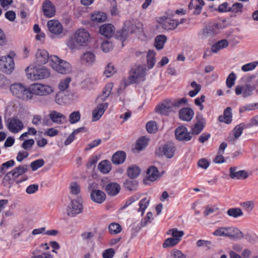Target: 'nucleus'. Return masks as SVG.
Listing matches in <instances>:
<instances>
[{
	"label": "nucleus",
	"mask_w": 258,
	"mask_h": 258,
	"mask_svg": "<svg viewBox=\"0 0 258 258\" xmlns=\"http://www.w3.org/2000/svg\"><path fill=\"white\" fill-rule=\"evenodd\" d=\"M146 129L149 133H155L157 130L156 122L154 121L148 122L146 124Z\"/></svg>",
	"instance_id": "56"
},
{
	"label": "nucleus",
	"mask_w": 258,
	"mask_h": 258,
	"mask_svg": "<svg viewBox=\"0 0 258 258\" xmlns=\"http://www.w3.org/2000/svg\"><path fill=\"white\" fill-rule=\"evenodd\" d=\"M49 117L52 122L57 124H62V120L66 119V116L54 110L51 111L49 113Z\"/></svg>",
	"instance_id": "29"
},
{
	"label": "nucleus",
	"mask_w": 258,
	"mask_h": 258,
	"mask_svg": "<svg viewBox=\"0 0 258 258\" xmlns=\"http://www.w3.org/2000/svg\"><path fill=\"white\" fill-rule=\"evenodd\" d=\"M159 27L166 30L175 29L179 24L178 21L167 17H162L158 20Z\"/></svg>",
	"instance_id": "10"
},
{
	"label": "nucleus",
	"mask_w": 258,
	"mask_h": 258,
	"mask_svg": "<svg viewBox=\"0 0 258 258\" xmlns=\"http://www.w3.org/2000/svg\"><path fill=\"white\" fill-rule=\"evenodd\" d=\"M205 122V119L202 116H200V118H198L197 122L191 127L190 133L192 136V135H198L201 133L204 129Z\"/></svg>",
	"instance_id": "28"
},
{
	"label": "nucleus",
	"mask_w": 258,
	"mask_h": 258,
	"mask_svg": "<svg viewBox=\"0 0 258 258\" xmlns=\"http://www.w3.org/2000/svg\"><path fill=\"white\" fill-rule=\"evenodd\" d=\"M246 128L248 127H247V124L244 123H240L236 125L233 130L232 134H230L227 138V141L231 144H234L242 134L243 130Z\"/></svg>",
	"instance_id": "14"
},
{
	"label": "nucleus",
	"mask_w": 258,
	"mask_h": 258,
	"mask_svg": "<svg viewBox=\"0 0 258 258\" xmlns=\"http://www.w3.org/2000/svg\"><path fill=\"white\" fill-rule=\"evenodd\" d=\"M228 44V42L226 39H222L212 46L211 51L214 53H216L219 50L227 47Z\"/></svg>",
	"instance_id": "37"
},
{
	"label": "nucleus",
	"mask_w": 258,
	"mask_h": 258,
	"mask_svg": "<svg viewBox=\"0 0 258 258\" xmlns=\"http://www.w3.org/2000/svg\"><path fill=\"white\" fill-rule=\"evenodd\" d=\"M236 76L234 73L229 74L226 79V85L229 88H231L234 84Z\"/></svg>",
	"instance_id": "58"
},
{
	"label": "nucleus",
	"mask_w": 258,
	"mask_h": 258,
	"mask_svg": "<svg viewBox=\"0 0 258 258\" xmlns=\"http://www.w3.org/2000/svg\"><path fill=\"white\" fill-rule=\"evenodd\" d=\"M28 79L36 81L47 78L50 76L49 70L44 67H37L29 66L25 69Z\"/></svg>",
	"instance_id": "2"
},
{
	"label": "nucleus",
	"mask_w": 258,
	"mask_h": 258,
	"mask_svg": "<svg viewBox=\"0 0 258 258\" xmlns=\"http://www.w3.org/2000/svg\"><path fill=\"white\" fill-rule=\"evenodd\" d=\"M176 150L175 146L173 143H169L160 146L156 150V154L158 156H165L167 158H172Z\"/></svg>",
	"instance_id": "9"
},
{
	"label": "nucleus",
	"mask_w": 258,
	"mask_h": 258,
	"mask_svg": "<svg viewBox=\"0 0 258 258\" xmlns=\"http://www.w3.org/2000/svg\"><path fill=\"white\" fill-rule=\"evenodd\" d=\"M90 36L89 32L84 29H79L74 33V38H69L67 46L71 49L77 48L78 46H86L88 44Z\"/></svg>",
	"instance_id": "1"
},
{
	"label": "nucleus",
	"mask_w": 258,
	"mask_h": 258,
	"mask_svg": "<svg viewBox=\"0 0 258 258\" xmlns=\"http://www.w3.org/2000/svg\"><path fill=\"white\" fill-rule=\"evenodd\" d=\"M109 232L112 234H117L122 230L121 226L117 223H112L108 226Z\"/></svg>",
	"instance_id": "44"
},
{
	"label": "nucleus",
	"mask_w": 258,
	"mask_h": 258,
	"mask_svg": "<svg viewBox=\"0 0 258 258\" xmlns=\"http://www.w3.org/2000/svg\"><path fill=\"white\" fill-rule=\"evenodd\" d=\"M148 179L151 181L156 180L159 177V171L155 166L150 167L147 171Z\"/></svg>",
	"instance_id": "34"
},
{
	"label": "nucleus",
	"mask_w": 258,
	"mask_h": 258,
	"mask_svg": "<svg viewBox=\"0 0 258 258\" xmlns=\"http://www.w3.org/2000/svg\"><path fill=\"white\" fill-rule=\"evenodd\" d=\"M213 234L217 236L227 237L236 239H240L244 237L243 233L238 228L233 227H220L216 230Z\"/></svg>",
	"instance_id": "4"
},
{
	"label": "nucleus",
	"mask_w": 258,
	"mask_h": 258,
	"mask_svg": "<svg viewBox=\"0 0 258 258\" xmlns=\"http://www.w3.org/2000/svg\"><path fill=\"white\" fill-rule=\"evenodd\" d=\"M155 52L154 50H149L148 51L147 59V64L149 69L152 68L155 63Z\"/></svg>",
	"instance_id": "40"
},
{
	"label": "nucleus",
	"mask_w": 258,
	"mask_h": 258,
	"mask_svg": "<svg viewBox=\"0 0 258 258\" xmlns=\"http://www.w3.org/2000/svg\"><path fill=\"white\" fill-rule=\"evenodd\" d=\"M253 90V86L252 87L249 84L244 86H237L235 88V93L237 95L242 94V97L246 98L252 94Z\"/></svg>",
	"instance_id": "21"
},
{
	"label": "nucleus",
	"mask_w": 258,
	"mask_h": 258,
	"mask_svg": "<svg viewBox=\"0 0 258 258\" xmlns=\"http://www.w3.org/2000/svg\"><path fill=\"white\" fill-rule=\"evenodd\" d=\"M140 168L135 165H132L129 166L126 171L127 176L132 179L137 177L140 175Z\"/></svg>",
	"instance_id": "32"
},
{
	"label": "nucleus",
	"mask_w": 258,
	"mask_h": 258,
	"mask_svg": "<svg viewBox=\"0 0 258 258\" xmlns=\"http://www.w3.org/2000/svg\"><path fill=\"white\" fill-rule=\"evenodd\" d=\"M91 200L97 203H102L106 199L105 194L99 189L92 190L91 193Z\"/></svg>",
	"instance_id": "26"
},
{
	"label": "nucleus",
	"mask_w": 258,
	"mask_h": 258,
	"mask_svg": "<svg viewBox=\"0 0 258 258\" xmlns=\"http://www.w3.org/2000/svg\"><path fill=\"white\" fill-rule=\"evenodd\" d=\"M106 14L102 12L95 13L93 14L91 17V20L96 22H103L106 20Z\"/></svg>",
	"instance_id": "41"
},
{
	"label": "nucleus",
	"mask_w": 258,
	"mask_h": 258,
	"mask_svg": "<svg viewBox=\"0 0 258 258\" xmlns=\"http://www.w3.org/2000/svg\"><path fill=\"white\" fill-rule=\"evenodd\" d=\"M148 139L145 137H141L136 143V149L138 150H141L147 145Z\"/></svg>",
	"instance_id": "48"
},
{
	"label": "nucleus",
	"mask_w": 258,
	"mask_h": 258,
	"mask_svg": "<svg viewBox=\"0 0 258 258\" xmlns=\"http://www.w3.org/2000/svg\"><path fill=\"white\" fill-rule=\"evenodd\" d=\"M169 233H171L173 238L178 239L179 242L180 241L181 237L184 234L183 231L178 230L175 228L169 230L168 233L169 234Z\"/></svg>",
	"instance_id": "52"
},
{
	"label": "nucleus",
	"mask_w": 258,
	"mask_h": 258,
	"mask_svg": "<svg viewBox=\"0 0 258 258\" xmlns=\"http://www.w3.org/2000/svg\"><path fill=\"white\" fill-rule=\"evenodd\" d=\"M257 64V62H252L248 63L247 64L243 65L241 68V70L243 72H248L251 71L256 67Z\"/></svg>",
	"instance_id": "60"
},
{
	"label": "nucleus",
	"mask_w": 258,
	"mask_h": 258,
	"mask_svg": "<svg viewBox=\"0 0 258 258\" xmlns=\"http://www.w3.org/2000/svg\"><path fill=\"white\" fill-rule=\"evenodd\" d=\"M115 254V251L113 248L106 249L103 253V258H112Z\"/></svg>",
	"instance_id": "64"
},
{
	"label": "nucleus",
	"mask_w": 258,
	"mask_h": 258,
	"mask_svg": "<svg viewBox=\"0 0 258 258\" xmlns=\"http://www.w3.org/2000/svg\"><path fill=\"white\" fill-rule=\"evenodd\" d=\"M50 66L53 70L60 74H67L72 71L70 64L66 61L59 59L56 55L50 56Z\"/></svg>",
	"instance_id": "5"
},
{
	"label": "nucleus",
	"mask_w": 258,
	"mask_h": 258,
	"mask_svg": "<svg viewBox=\"0 0 258 258\" xmlns=\"http://www.w3.org/2000/svg\"><path fill=\"white\" fill-rule=\"evenodd\" d=\"M71 81V79L70 77H67L64 79L60 81L58 84V88L60 91L62 92L68 89Z\"/></svg>",
	"instance_id": "49"
},
{
	"label": "nucleus",
	"mask_w": 258,
	"mask_h": 258,
	"mask_svg": "<svg viewBox=\"0 0 258 258\" xmlns=\"http://www.w3.org/2000/svg\"><path fill=\"white\" fill-rule=\"evenodd\" d=\"M149 203L150 199L147 198H143L140 201L139 204V208L138 210V212H141L142 216H143L145 210L149 206Z\"/></svg>",
	"instance_id": "42"
},
{
	"label": "nucleus",
	"mask_w": 258,
	"mask_h": 258,
	"mask_svg": "<svg viewBox=\"0 0 258 258\" xmlns=\"http://www.w3.org/2000/svg\"><path fill=\"white\" fill-rule=\"evenodd\" d=\"M8 130L13 133H18L24 127V124L22 120L17 117L8 119L7 123Z\"/></svg>",
	"instance_id": "11"
},
{
	"label": "nucleus",
	"mask_w": 258,
	"mask_h": 258,
	"mask_svg": "<svg viewBox=\"0 0 258 258\" xmlns=\"http://www.w3.org/2000/svg\"><path fill=\"white\" fill-rule=\"evenodd\" d=\"M80 117L81 114L79 111H74L69 116V121L71 124L75 123L80 120Z\"/></svg>",
	"instance_id": "51"
},
{
	"label": "nucleus",
	"mask_w": 258,
	"mask_h": 258,
	"mask_svg": "<svg viewBox=\"0 0 258 258\" xmlns=\"http://www.w3.org/2000/svg\"><path fill=\"white\" fill-rule=\"evenodd\" d=\"M219 25L218 24L215 23L206 26L203 30L204 35L208 37L216 34L219 29Z\"/></svg>",
	"instance_id": "33"
},
{
	"label": "nucleus",
	"mask_w": 258,
	"mask_h": 258,
	"mask_svg": "<svg viewBox=\"0 0 258 258\" xmlns=\"http://www.w3.org/2000/svg\"><path fill=\"white\" fill-rule=\"evenodd\" d=\"M104 189L108 195L113 197L119 192L120 186L116 182H110L105 186Z\"/></svg>",
	"instance_id": "23"
},
{
	"label": "nucleus",
	"mask_w": 258,
	"mask_h": 258,
	"mask_svg": "<svg viewBox=\"0 0 258 258\" xmlns=\"http://www.w3.org/2000/svg\"><path fill=\"white\" fill-rule=\"evenodd\" d=\"M137 28V27L134 22L130 20H127L124 23L123 27L120 36L122 39H125L129 32L132 33L136 32Z\"/></svg>",
	"instance_id": "19"
},
{
	"label": "nucleus",
	"mask_w": 258,
	"mask_h": 258,
	"mask_svg": "<svg viewBox=\"0 0 258 258\" xmlns=\"http://www.w3.org/2000/svg\"><path fill=\"white\" fill-rule=\"evenodd\" d=\"M35 55L36 61L39 64H45L49 59L50 61V56L45 49H38Z\"/></svg>",
	"instance_id": "25"
},
{
	"label": "nucleus",
	"mask_w": 258,
	"mask_h": 258,
	"mask_svg": "<svg viewBox=\"0 0 258 258\" xmlns=\"http://www.w3.org/2000/svg\"><path fill=\"white\" fill-rule=\"evenodd\" d=\"M179 242L178 239H175L174 238H168L166 239L163 244V247L164 248H167L168 247L174 246L176 245Z\"/></svg>",
	"instance_id": "50"
},
{
	"label": "nucleus",
	"mask_w": 258,
	"mask_h": 258,
	"mask_svg": "<svg viewBox=\"0 0 258 258\" xmlns=\"http://www.w3.org/2000/svg\"><path fill=\"white\" fill-rule=\"evenodd\" d=\"M47 27L49 31L53 34L58 35L63 31L61 24L57 20H51L47 22Z\"/></svg>",
	"instance_id": "18"
},
{
	"label": "nucleus",
	"mask_w": 258,
	"mask_h": 258,
	"mask_svg": "<svg viewBox=\"0 0 258 258\" xmlns=\"http://www.w3.org/2000/svg\"><path fill=\"white\" fill-rule=\"evenodd\" d=\"M171 103L172 109L176 111V109L181 106L182 105L185 104L187 100L185 98H182L179 99H169Z\"/></svg>",
	"instance_id": "38"
},
{
	"label": "nucleus",
	"mask_w": 258,
	"mask_h": 258,
	"mask_svg": "<svg viewBox=\"0 0 258 258\" xmlns=\"http://www.w3.org/2000/svg\"><path fill=\"white\" fill-rule=\"evenodd\" d=\"M15 165V161L13 160H10L5 163L2 164L1 168V173L4 174L6 172L5 169L9 168Z\"/></svg>",
	"instance_id": "59"
},
{
	"label": "nucleus",
	"mask_w": 258,
	"mask_h": 258,
	"mask_svg": "<svg viewBox=\"0 0 258 258\" xmlns=\"http://www.w3.org/2000/svg\"><path fill=\"white\" fill-rule=\"evenodd\" d=\"M101 47L104 52H108L112 48V45L108 41H104L102 43Z\"/></svg>",
	"instance_id": "61"
},
{
	"label": "nucleus",
	"mask_w": 258,
	"mask_h": 258,
	"mask_svg": "<svg viewBox=\"0 0 258 258\" xmlns=\"http://www.w3.org/2000/svg\"><path fill=\"white\" fill-rule=\"evenodd\" d=\"M30 90L32 98L33 95L46 96L51 94L53 90L51 87L39 83H34L30 85Z\"/></svg>",
	"instance_id": "7"
},
{
	"label": "nucleus",
	"mask_w": 258,
	"mask_h": 258,
	"mask_svg": "<svg viewBox=\"0 0 258 258\" xmlns=\"http://www.w3.org/2000/svg\"><path fill=\"white\" fill-rule=\"evenodd\" d=\"M257 108H258V103L249 104L240 107L239 112H243L245 111L253 110Z\"/></svg>",
	"instance_id": "55"
},
{
	"label": "nucleus",
	"mask_w": 258,
	"mask_h": 258,
	"mask_svg": "<svg viewBox=\"0 0 258 258\" xmlns=\"http://www.w3.org/2000/svg\"><path fill=\"white\" fill-rule=\"evenodd\" d=\"M99 170L104 174L108 173L111 169V164L107 160L101 161L98 166Z\"/></svg>",
	"instance_id": "35"
},
{
	"label": "nucleus",
	"mask_w": 258,
	"mask_h": 258,
	"mask_svg": "<svg viewBox=\"0 0 258 258\" xmlns=\"http://www.w3.org/2000/svg\"><path fill=\"white\" fill-rule=\"evenodd\" d=\"M70 189L71 193L73 195H77L80 192V186L79 184L76 182L71 183Z\"/></svg>",
	"instance_id": "54"
},
{
	"label": "nucleus",
	"mask_w": 258,
	"mask_h": 258,
	"mask_svg": "<svg viewBox=\"0 0 258 258\" xmlns=\"http://www.w3.org/2000/svg\"><path fill=\"white\" fill-rule=\"evenodd\" d=\"M113 88V84L112 83H108L107 84L105 87L103 91V94L102 96H100L98 97V99H100L101 100H105L110 94L112 89Z\"/></svg>",
	"instance_id": "43"
},
{
	"label": "nucleus",
	"mask_w": 258,
	"mask_h": 258,
	"mask_svg": "<svg viewBox=\"0 0 258 258\" xmlns=\"http://www.w3.org/2000/svg\"><path fill=\"white\" fill-rule=\"evenodd\" d=\"M230 177L233 179L242 180L247 178V172L244 170H238L237 167H231L229 169Z\"/></svg>",
	"instance_id": "16"
},
{
	"label": "nucleus",
	"mask_w": 258,
	"mask_h": 258,
	"mask_svg": "<svg viewBox=\"0 0 258 258\" xmlns=\"http://www.w3.org/2000/svg\"><path fill=\"white\" fill-rule=\"evenodd\" d=\"M100 33L106 37H111L114 34V27L110 24H105L100 27Z\"/></svg>",
	"instance_id": "27"
},
{
	"label": "nucleus",
	"mask_w": 258,
	"mask_h": 258,
	"mask_svg": "<svg viewBox=\"0 0 258 258\" xmlns=\"http://www.w3.org/2000/svg\"><path fill=\"white\" fill-rule=\"evenodd\" d=\"M108 105L107 103L99 104L93 111L92 120L97 121L99 120L107 109Z\"/></svg>",
	"instance_id": "22"
},
{
	"label": "nucleus",
	"mask_w": 258,
	"mask_h": 258,
	"mask_svg": "<svg viewBox=\"0 0 258 258\" xmlns=\"http://www.w3.org/2000/svg\"><path fill=\"white\" fill-rule=\"evenodd\" d=\"M240 206L246 212L250 213L254 208V204L252 201H248L240 203Z\"/></svg>",
	"instance_id": "46"
},
{
	"label": "nucleus",
	"mask_w": 258,
	"mask_h": 258,
	"mask_svg": "<svg viewBox=\"0 0 258 258\" xmlns=\"http://www.w3.org/2000/svg\"><path fill=\"white\" fill-rule=\"evenodd\" d=\"M231 108L229 107H227L224 111L223 115L219 116V121L229 124L232 121Z\"/></svg>",
	"instance_id": "31"
},
{
	"label": "nucleus",
	"mask_w": 258,
	"mask_h": 258,
	"mask_svg": "<svg viewBox=\"0 0 258 258\" xmlns=\"http://www.w3.org/2000/svg\"><path fill=\"white\" fill-rule=\"evenodd\" d=\"M95 60L94 54L90 52H87L84 53L81 57V60L83 63H92Z\"/></svg>",
	"instance_id": "47"
},
{
	"label": "nucleus",
	"mask_w": 258,
	"mask_h": 258,
	"mask_svg": "<svg viewBox=\"0 0 258 258\" xmlns=\"http://www.w3.org/2000/svg\"><path fill=\"white\" fill-rule=\"evenodd\" d=\"M194 115L193 110L188 107H184L179 111V117L183 121H189Z\"/></svg>",
	"instance_id": "24"
},
{
	"label": "nucleus",
	"mask_w": 258,
	"mask_h": 258,
	"mask_svg": "<svg viewBox=\"0 0 258 258\" xmlns=\"http://www.w3.org/2000/svg\"><path fill=\"white\" fill-rule=\"evenodd\" d=\"M34 144L33 139H29L24 141L22 143V147L25 150H30Z\"/></svg>",
	"instance_id": "63"
},
{
	"label": "nucleus",
	"mask_w": 258,
	"mask_h": 258,
	"mask_svg": "<svg viewBox=\"0 0 258 258\" xmlns=\"http://www.w3.org/2000/svg\"><path fill=\"white\" fill-rule=\"evenodd\" d=\"M145 70L146 68L141 66L132 68L128 77L130 82L128 84L125 83V86L136 83L138 79L143 78L145 75Z\"/></svg>",
	"instance_id": "8"
},
{
	"label": "nucleus",
	"mask_w": 258,
	"mask_h": 258,
	"mask_svg": "<svg viewBox=\"0 0 258 258\" xmlns=\"http://www.w3.org/2000/svg\"><path fill=\"white\" fill-rule=\"evenodd\" d=\"M156 111L162 115H168L171 112H175V110L172 109L169 99L164 100L162 102L157 106Z\"/></svg>",
	"instance_id": "15"
},
{
	"label": "nucleus",
	"mask_w": 258,
	"mask_h": 258,
	"mask_svg": "<svg viewBox=\"0 0 258 258\" xmlns=\"http://www.w3.org/2000/svg\"><path fill=\"white\" fill-rule=\"evenodd\" d=\"M243 5L240 3H235L232 5L231 7L229 8V11L239 14L242 12Z\"/></svg>",
	"instance_id": "45"
},
{
	"label": "nucleus",
	"mask_w": 258,
	"mask_h": 258,
	"mask_svg": "<svg viewBox=\"0 0 258 258\" xmlns=\"http://www.w3.org/2000/svg\"><path fill=\"white\" fill-rule=\"evenodd\" d=\"M42 11L44 16L51 18L55 14V7L49 0H46L42 4Z\"/></svg>",
	"instance_id": "20"
},
{
	"label": "nucleus",
	"mask_w": 258,
	"mask_h": 258,
	"mask_svg": "<svg viewBox=\"0 0 258 258\" xmlns=\"http://www.w3.org/2000/svg\"><path fill=\"white\" fill-rule=\"evenodd\" d=\"M10 89L13 95L20 99L28 101L32 99L30 85L27 87L22 83H16L10 85Z\"/></svg>",
	"instance_id": "3"
},
{
	"label": "nucleus",
	"mask_w": 258,
	"mask_h": 258,
	"mask_svg": "<svg viewBox=\"0 0 258 258\" xmlns=\"http://www.w3.org/2000/svg\"><path fill=\"white\" fill-rule=\"evenodd\" d=\"M116 72L115 68L111 63H109L105 68L104 72L107 77H109L113 75Z\"/></svg>",
	"instance_id": "57"
},
{
	"label": "nucleus",
	"mask_w": 258,
	"mask_h": 258,
	"mask_svg": "<svg viewBox=\"0 0 258 258\" xmlns=\"http://www.w3.org/2000/svg\"><path fill=\"white\" fill-rule=\"evenodd\" d=\"M83 211V205L76 200H72L67 209V215L70 217H75Z\"/></svg>",
	"instance_id": "13"
},
{
	"label": "nucleus",
	"mask_w": 258,
	"mask_h": 258,
	"mask_svg": "<svg viewBox=\"0 0 258 258\" xmlns=\"http://www.w3.org/2000/svg\"><path fill=\"white\" fill-rule=\"evenodd\" d=\"M167 41V37L164 35H159L156 36L155 39L154 46L158 50L163 48L164 44Z\"/></svg>",
	"instance_id": "36"
},
{
	"label": "nucleus",
	"mask_w": 258,
	"mask_h": 258,
	"mask_svg": "<svg viewBox=\"0 0 258 258\" xmlns=\"http://www.w3.org/2000/svg\"><path fill=\"white\" fill-rule=\"evenodd\" d=\"M175 138L178 141L188 142L192 139L190 132H188L187 128L183 125L177 127L175 130Z\"/></svg>",
	"instance_id": "12"
},
{
	"label": "nucleus",
	"mask_w": 258,
	"mask_h": 258,
	"mask_svg": "<svg viewBox=\"0 0 258 258\" xmlns=\"http://www.w3.org/2000/svg\"><path fill=\"white\" fill-rule=\"evenodd\" d=\"M29 166L27 165H21L9 172L5 176V178H10L12 176L13 179L17 178L20 176L27 172Z\"/></svg>",
	"instance_id": "17"
},
{
	"label": "nucleus",
	"mask_w": 258,
	"mask_h": 258,
	"mask_svg": "<svg viewBox=\"0 0 258 258\" xmlns=\"http://www.w3.org/2000/svg\"><path fill=\"white\" fill-rule=\"evenodd\" d=\"M15 54L13 52H11L7 56H3L0 57V70L3 72L10 74L13 71L15 63L13 56Z\"/></svg>",
	"instance_id": "6"
},
{
	"label": "nucleus",
	"mask_w": 258,
	"mask_h": 258,
	"mask_svg": "<svg viewBox=\"0 0 258 258\" xmlns=\"http://www.w3.org/2000/svg\"><path fill=\"white\" fill-rule=\"evenodd\" d=\"M10 84V81L3 75L0 74V87L4 88L8 87Z\"/></svg>",
	"instance_id": "62"
},
{
	"label": "nucleus",
	"mask_w": 258,
	"mask_h": 258,
	"mask_svg": "<svg viewBox=\"0 0 258 258\" xmlns=\"http://www.w3.org/2000/svg\"><path fill=\"white\" fill-rule=\"evenodd\" d=\"M227 215L234 218L242 216L243 213L241 209L239 208H232L228 209L227 211Z\"/></svg>",
	"instance_id": "39"
},
{
	"label": "nucleus",
	"mask_w": 258,
	"mask_h": 258,
	"mask_svg": "<svg viewBox=\"0 0 258 258\" xmlns=\"http://www.w3.org/2000/svg\"><path fill=\"white\" fill-rule=\"evenodd\" d=\"M44 161L43 159H37L31 163L30 167L33 171H35L39 168L43 166L44 164Z\"/></svg>",
	"instance_id": "53"
},
{
	"label": "nucleus",
	"mask_w": 258,
	"mask_h": 258,
	"mask_svg": "<svg viewBox=\"0 0 258 258\" xmlns=\"http://www.w3.org/2000/svg\"><path fill=\"white\" fill-rule=\"evenodd\" d=\"M125 158V153L124 151H119L113 155L111 161L114 164L118 165L123 163Z\"/></svg>",
	"instance_id": "30"
}]
</instances>
